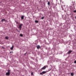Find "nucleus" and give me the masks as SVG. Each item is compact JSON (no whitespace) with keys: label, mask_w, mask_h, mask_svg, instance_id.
<instances>
[{"label":"nucleus","mask_w":76,"mask_h":76,"mask_svg":"<svg viewBox=\"0 0 76 76\" xmlns=\"http://www.w3.org/2000/svg\"><path fill=\"white\" fill-rule=\"evenodd\" d=\"M46 73V71H43L42 72L40 73L39 75H42Z\"/></svg>","instance_id":"f257e3e1"},{"label":"nucleus","mask_w":76,"mask_h":76,"mask_svg":"<svg viewBox=\"0 0 76 76\" xmlns=\"http://www.w3.org/2000/svg\"><path fill=\"white\" fill-rule=\"evenodd\" d=\"M23 25V24H21L19 25V28L20 29H22V26Z\"/></svg>","instance_id":"f03ea898"},{"label":"nucleus","mask_w":76,"mask_h":76,"mask_svg":"<svg viewBox=\"0 0 76 76\" xmlns=\"http://www.w3.org/2000/svg\"><path fill=\"white\" fill-rule=\"evenodd\" d=\"M72 52H73V50H70L67 53L68 54H70V53H71Z\"/></svg>","instance_id":"7ed1b4c3"},{"label":"nucleus","mask_w":76,"mask_h":76,"mask_svg":"<svg viewBox=\"0 0 76 76\" xmlns=\"http://www.w3.org/2000/svg\"><path fill=\"white\" fill-rule=\"evenodd\" d=\"M45 69H46V66H43L41 69V70H45Z\"/></svg>","instance_id":"20e7f679"},{"label":"nucleus","mask_w":76,"mask_h":76,"mask_svg":"<svg viewBox=\"0 0 76 76\" xmlns=\"http://www.w3.org/2000/svg\"><path fill=\"white\" fill-rule=\"evenodd\" d=\"M25 16H24V15H23L22 16H21V19H22V20H23L24 19V17Z\"/></svg>","instance_id":"39448f33"},{"label":"nucleus","mask_w":76,"mask_h":76,"mask_svg":"<svg viewBox=\"0 0 76 76\" xmlns=\"http://www.w3.org/2000/svg\"><path fill=\"white\" fill-rule=\"evenodd\" d=\"M51 64H52V63H53V62H52L51 61H48V64H51Z\"/></svg>","instance_id":"423d86ee"},{"label":"nucleus","mask_w":76,"mask_h":76,"mask_svg":"<svg viewBox=\"0 0 76 76\" xmlns=\"http://www.w3.org/2000/svg\"><path fill=\"white\" fill-rule=\"evenodd\" d=\"M3 21H5V22H7V20H6L5 19H2L1 22H3Z\"/></svg>","instance_id":"0eeeda50"},{"label":"nucleus","mask_w":76,"mask_h":76,"mask_svg":"<svg viewBox=\"0 0 76 76\" xmlns=\"http://www.w3.org/2000/svg\"><path fill=\"white\" fill-rule=\"evenodd\" d=\"M10 72H7L6 74V75H10Z\"/></svg>","instance_id":"6e6552de"},{"label":"nucleus","mask_w":76,"mask_h":76,"mask_svg":"<svg viewBox=\"0 0 76 76\" xmlns=\"http://www.w3.org/2000/svg\"><path fill=\"white\" fill-rule=\"evenodd\" d=\"M37 49H39V48H40V46H39V45H37Z\"/></svg>","instance_id":"1a4fd4ad"},{"label":"nucleus","mask_w":76,"mask_h":76,"mask_svg":"<svg viewBox=\"0 0 76 76\" xmlns=\"http://www.w3.org/2000/svg\"><path fill=\"white\" fill-rule=\"evenodd\" d=\"M14 47V46L13 45H12L11 48L10 50H12L13 49V48Z\"/></svg>","instance_id":"9d476101"},{"label":"nucleus","mask_w":76,"mask_h":76,"mask_svg":"<svg viewBox=\"0 0 76 76\" xmlns=\"http://www.w3.org/2000/svg\"><path fill=\"white\" fill-rule=\"evenodd\" d=\"M71 75L72 76H74V73H73L72 72L71 73Z\"/></svg>","instance_id":"9b49d317"},{"label":"nucleus","mask_w":76,"mask_h":76,"mask_svg":"<svg viewBox=\"0 0 76 76\" xmlns=\"http://www.w3.org/2000/svg\"><path fill=\"white\" fill-rule=\"evenodd\" d=\"M38 22H39V21L38 20H36L35 21V23H38Z\"/></svg>","instance_id":"f8f14e48"},{"label":"nucleus","mask_w":76,"mask_h":76,"mask_svg":"<svg viewBox=\"0 0 76 76\" xmlns=\"http://www.w3.org/2000/svg\"><path fill=\"white\" fill-rule=\"evenodd\" d=\"M5 39H8L9 37H5Z\"/></svg>","instance_id":"ddd939ff"},{"label":"nucleus","mask_w":76,"mask_h":76,"mask_svg":"<svg viewBox=\"0 0 76 76\" xmlns=\"http://www.w3.org/2000/svg\"><path fill=\"white\" fill-rule=\"evenodd\" d=\"M41 19H44V17H42Z\"/></svg>","instance_id":"4468645a"},{"label":"nucleus","mask_w":76,"mask_h":76,"mask_svg":"<svg viewBox=\"0 0 76 76\" xmlns=\"http://www.w3.org/2000/svg\"><path fill=\"white\" fill-rule=\"evenodd\" d=\"M48 5H49V6H50V2H48Z\"/></svg>","instance_id":"2eb2a0df"},{"label":"nucleus","mask_w":76,"mask_h":76,"mask_svg":"<svg viewBox=\"0 0 76 76\" xmlns=\"http://www.w3.org/2000/svg\"><path fill=\"white\" fill-rule=\"evenodd\" d=\"M10 70L8 69V73H10Z\"/></svg>","instance_id":"dca6fc26"},{"label":"nucleus","mask_w":76,"mask_h":76,"mask_svg":"<svg viewBox=\"0 0 76 76\" xmlns=\"http://www.w3.org/2000/svg\"><path fill=\"white\" fill-rule=\"evenodd\" d=\"M20 37H23V35L22 34H20Z\"/></svg>","instance_id":"f3484780"},{"label":"nucleus","mask_w":76,"mask_h":76,"mask_svg":"<svg viewBox=\"0 0 76 76\" xmlns=\"http://www.w3.org/2000/svg\"><path fill=\"white\" fill-rule=\"evenodd\" d=\"M74 13H76V10H75L73 11Z\"/></svg>","instance_id":"a211bd4d"},{"label":"nucleus","mask_w":76,"mask_h":76,"mask_svg":"<svg viewBox=\"0 0 76 76\" xmlns=\"http://www.w3.org/2000/svg\"><path fill=\"white\" fill-rule=\"evenodd\" d=\"M74 63L76 64V60L74 62Z\"/></svg>","instance_id":"6ab92c4d"},{"label":"nucleus","mask_w":76,"mask_h":76,"mask_svg":"<svg viewBox=\"0 0 76 76\" xmlns=\"http://www.w3.org/2000/svg\"><path fill=\"white\" fill-rule=\"evenodd\" d=\"M31 75H34V74L32 72H31Z\"/></svg>","instance_id":"aec40b11"},{"label":"nucleus","mask_w":76,"mask_h":76,"mask_svg":"<svg viewBox=\"0 0 76 76\" xmlns=\"http://www.w3.org/2000/svg\"><path fill=\"white\" fill-rule=\"evenodd\" d=\"M2 48H3L4 49L5 48L3 47H2Z\"/></svg>","instance_id":"412c9836"},{"label":"nucleus","mask_w":76,"mask_h":76,"mask_svg":"<svg viewBox=\"0 0 76 76\" xmlns=\"http://www.w3.org/2000/svg\"><path fill=\"white\" fill-rule=\"evenodd\" d=\"M13 53V52H10V53Z\"/></svg>","instance_id":"4be33fe9"},{"label":"nucleus","mask_w":76,"mask_h":76,"mask_svg":"<svg viewBox=\"0 0 76 76\" xmlns=\"http://www.w3.org/2000/svg\"><path fill=\"white\" fill-rule=\"evenodd\" d=\"M26 54V52L25 54H25Z\"/></svg>","instance_id":"5701e85b"},{"label":"nucleus","mask_w":76,"mask_h":76,"mask_svg":"<svg viewBox=\"0 0 76 76\" xmlns=\"http://www.w3.org/2000/svg\"><path fill=\"white\" fill-rule=\"evenodd\" d=\"M61 8H63V7H62V6H61Z\"/></svg>","instance_id":"b1692460"},{"label":"nucleus","mask_w":76,"mask_h":76,"mask_svg":"<svg viewBox=\"0 0 76 76\" xmlns=\"http://www.w3.org/2000/svg\"><path fill=\"white\" fill-rule=\"evenodd\" d=\"M75 19H76V16H75Z\"/></svg>","instance_id":"393cba45"},{"label":"nucleus","mask_w":76,"mask_h":76,"mask_svg":"<svg viewBox=\"0 0 76 76\" xmlns=\"http://www.w3.org/2000/svg\"><path fill=\"white\" fill-rule=\"evenodd\" d=\"M18 32H20V31H18Z\"/></svg>","instance_id":"a878e982"}]
</instances>
